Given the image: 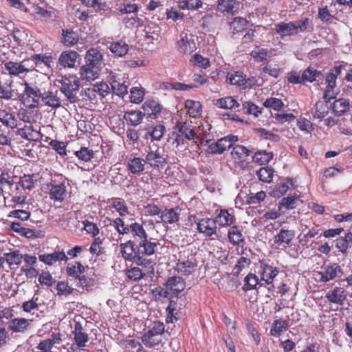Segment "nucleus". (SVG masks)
I'll return each mask as SVG.
<instances>
[{
  "label": "nucleus",
  "instance_id": "obj_29",
  "mask_svg": "<svg viewBox=\"0 0 352 352\" xmlns=\"http://www.w3.org/2000/svg\"><path fill=\"white\" fill-rule=\"evenodd\" d=\"M145 160L140 157H130L127 160V170L133 175H140L143 173L145 170Z\"/></svg>",
  "mask_w": 352,
  "mask_h": 352
},
{
  "label": "nucleus",
  "instance_id": "obj_56",
  "mask_svg": "<svg viewBox=\"0 0 352 352\" xmlns=\"http://www.w3.org/2000/svg\"><path fill=\"white\" fill-rule=\"evenodd\" d=\"M288 327L289 324L286 320H276L272 323L270 334L273 336H279L283 331L287 329Z\"/></svg>",
  "mask_w": 352,
  "mask_h": 352
},
{
  "label": "nucleus",
  "instance_id": "obj_19",
  "mask_svg": "<svg viewBox=\"0 0 352 352\" xmlns=\"http://www.w3.org/2000/svg\"><path fill=\"white\" fill-rule=\"evenodd\" d=\"M144 160L146 164H149L153 168H162L167 164L166 158L160 153L158 148L148 152Z\"/></svg>",
  "mask_w": 352,
  "mask_h": 352
},
{
  "label": "nucleus",
  "instance_id": "obj_3",
  "mask_svg": "<svg viewBox=\"0 0 352 352\" xmlns=\"http://www.w3.org/2000/svg\"><path fill=\"white\" fill-rule=\"evenodd\" d=\"M258 274L260 276L261 281L265 284L270 293L274 292L275 286L274 285V280L279 273V270L277 267L270 263L269 260L262 259L258 261Z\"/></svg>",
  "mask_w": 352,
  "mask_h": 352
},
{
  "label": "nucleus",
  "instance_id": "obj_20",
  "mask_svg": "<svg viewBox=\"0 0 352 352\" xmlns=\"http://www.w3.org/2000/svg\"><path fill=\"white\" fill-rule=\"evenodd\" d=\"M213 104L218 108L232 111H240L241 104L233 96H226L213 101Z\"/></svg>",
  "mask_w": 352,
  "mask_h": 352
},
{
  "label": "nucleus",
  "instance_id": "obj_35",
  "mask_svg": "<svg viewBox=\"0 0 352 352\" xmlns=\"http://www.w3.org/2000/svg\"><path fill=\"white\" fill-rule=\"evenodd\" d=\"M142 108L144 116L146 115L151 119H156L162 110L161 105L153 100H146L143 104Z\"/></svg>",
  "mask_w": 352,
  "mask_h": 352
},
{
  "label": "nucleus",
  "instance_id": "obj_28",
  "mask_svg": "<svg viewBox=\"0 0 352 352\" xmlns=\"http://www.w3.org/2000/svg\"><path fill=\"white\" fill-rule=\"evenodd\" d=\"M168 292L177 295L186 288V282L179 276L169 277L164 284Z\"/></svg>",
  "mask_w": 352,
  "mask_h": 352
},
{
  "label": "nucleus",
  "instance_id": "obj_38",
  "mask_svg": "<svg viewBox=\"0 0 352 352\" xmlns=\"http://www.w3.org/2000/svg\"><path fill=\"white\" fill-rule=\"evenodd\" d=\"M129 232L133 236L132 241H135V243L140 242L141 240L148 236L142 223L138 222H133L129 225Z\"/></svg>",
  "mask_w": 352,
  "mask_h": 352
},
{
  "label": "nucleus",
  "instance_id": "obj_54",
  "mask_svg": "<svg viewBox=\"0 0 352 352\" xmlns=\"http://www.w3.org/2000/svg\"><path fill=\"white\" fill-rule=\"evenodd\" d=\"M5 69L11 76H18L24 72H28L22 63L8 61L5 63Z\"/></svg>",
  "mask_w": 352,
  "mask_h": 352
},
{
  "label": "nucleus",
  "instance_id": "obj_52",
  "mask_svg": "<svg viewBox=\"0 0 352 352\" xmlns=\"http://www.w3.org/2000/svg\"><path fill=\"white\" fill-rule=\"evenodd\" d=\"M247 115H253L258 117L261 114L263 108L257 106L251 101H244L242 102V107L240 108V111Z\"/></svg>",
  "mask_w": 352,
  "mask_h": 352
},
{
  "label": "nucleus",
  "instance_id": "obj_39",
  "mask_svg": "<svg viewBox=\"0 0 352 352\" xmlns=\"http://www.w3.org/2000/svg\"><path fill=\"white\" fill-rule=\"evenodd\" d=\"M302 82H314L317 83L322 82L324 79L322 73L320 71H318L316 69L312 67H309L303 71L302 74Z\"/></svg>",
  "mask_w": 352,
  "mask_h": 352
},
{
  "label": "nucleus",
  "instance_id": "obj_22",
  "mask_svg": "<svg viewBox=\"0 0 352 352\" xmlns=\"http://www.w3.org/2000/svg\"><path fill=\"white\" fill-rule=\"evenodd\" d=\"M49 188V197L54 201L63 202L67 195V189L65 184H52L47 185Z\"/></svg>",
  "mask_w": 352,
  "mask_h": 352
},
{
  "label": "nucleus",
  "instance_id": "obj_26",
  "mask_svg": "<svg viewBox=\"0 0 352 352\" xmlns=\"http://www.w3.org/2000/svg\"><path fill=\"white\" fill-rule=\"evenodd\" d=\"M181 208L176 206L172 208H165L161 212L160 216L162 222L164 224H173L177 223L179 220Z\"/></svg>",
  "mask_w": 352,
  "mask_h": 352
},
{
  "label": "nucleus",
  "instance_id": "obj_17",
  "mask_svg": "<svg viewBox=\"0 0 352 352\" xmlns=\"http://www.w3.org/2000/svg\"><path fill=\"white\" fill-rule=\"evenodd\" d=\"M347 292L342 287H335L333 289L329 290L325 298L332 304L342 306L346 300Z\"/></svg>",
  "mask_w": 352,
  "mask_h": 352
},
{
  "label": "nucleus",
  "instance_id": "obj_33",
  "mask_svg": "<svg viewBox=\"0 0 352 352\" xmlns=\"http://www.w3.org/2000/svg\"><path fill=\"white\" fill-rule=\"evenodd\" d=\"M279 23L276 26L277 32L281 36H289L298 32V30H302V28H306V23Z\"/></svg>",
  "mask_w": 352,
  "mask_h": 352
},
{
  "label": "nucleus",
  "instance_id": "obj_57",
  "mask_svg": "<svg viewBox=\"0 0 352 352\" xmlns=\"http://www.w3.org/2000/svg\"><path fill=\"white\" fill-rule=\"evenodd\" d=\"M325 100L324 101L319 100L315 104L313 116L316 118H323L329 112L328 104Z\"/></svg>",
  "mask_w": 352,
  "mask_h": 352
},
{
  "label": "nucleus",
  "instance_id": "obj_16",
  "mask_svg": "<svg viewBox=\"0 0 352 352\" xmlns=\"http://www.w3.org/2000/svg\"><path fill=\"white\" fill-rule=\"evenodd\" d=\"M120 252L126 261H131L138 265V256L136 249V243L132 239L120 243Z\"/></svg>",
  "mask_w": 352,
  "mask_h": 352
},
{
  "label": "nucleus",
  "instance_id": "obj_47",
  "mask_svg": "<svg viewBox=\"0 0 352 352\" xmlns=\"http://www.w3.org/2000/svg\"><path fill=\"white\" fill-rule=\"evenodd\" d=\"M336 247L344 254H347L348 249L352 246V232H349L345 236L339 237L336 241Z\"/></svg>",
  "mask_w": 352,
  "mask_h": 352
},
{
  "label": "nucleus",
  "instance_id": "obj_12",
  "mask_svg": "<svg viewBox=\"0 0 352 352\" xmlns=\"http://www.w3.org/2000/svg\"><path fill=\"white\" fill-rule=\"evenodd\" d=\"M318 274L320 275V280L327 283L337 277H341L343 274V271L341 267L336 263L329 264L324 263L321 267Z\"/></svg>",
  "mask_w": 352,
  "mask_h": 352
},
{
  "label": "nucleus",
  "instance_id": "obj_41",
  "mask_svg": "<svg viewBox=\"0 0 352 352\" xmlns=\"http://www.w3.org/2000/svg\"><path fill=\"white\" fill-rule=\"evenodd\" d=\"M265 287V284L263 281H261V278L252 273H249L244 278V285L243 289L244 291H250L253 289H258L259 287Z\"/></svg>",
  "mask_w": 352,
  "mask_h": 352
},
{
  "label": "nucleus",
  "instance_id": "obj_1",
  "mask_svg": "<svg viewBox=\"0 0 352 352\" xmlns=\"http://www.w3.org/2000/svg\"><path fill=\"white\" fill-rule=\"evenodd\" d=\"M160 245L156 239L146 238L136 243V249L138 256V266L150 270L151 274L154 273V265L155 263L153 259L148 258V256L153 255Z\"/></svg>",
  "mask_w": 352,
  "mask_h": 352
},
{
  "label": "nucleus",
  "instance_id": "obj_60",
  "mask_svg": "<svg viewBox=\"0 0 352 352\" xmlns=\"http://www.w3.org/2000/svg\"><path fill=\"white\" fill-rule=\"evenodd\" d=\"M271 51H269L266 48H261L258 46L256 47V50H253L250 53V56L256 62L265 61L268 57L271 56Z\"/></svg>",
  "mask_w": 352,
  "mask_h": 352
},
{
  "label": "nucleus",
  "instance_id": "obj_13",
  "mask_svg": "<svg viewBox=\"0 0 352 352\" xmlns=\"http://www.w3.org/2000/svg\"><path fill=\"white\" fill-rule=\"evenodd\" d=\"M197 265L196 260L192 255L190 258L189 256L182 258L180 255L175 269L182 276H189L195 271Z\"/></svg>",
  "mask_w": 352,
  "mask_h": 352
},
{
  "label": "nucleus",
  "instance_id": "obj_23",
  "mask_svg": "<svg viewBox=\"0 0 352 352\" xmlns=\"http://www.w3.org/2000/svg\"><path fill=\"white\" fill-rule=\"evenodd\" d=\"M303 203L300 195L296 193L289 194L287 197H283L278 204V209L280 210L284 209L289 210L296 209Z\"/></svg>",
  "mask_w": 352,
  "mask_h": 352
},
{
  "label": "nucleus",
  "instance_id": "obj_55",
  "mask_svg": "<svg viewBox=\"0 0 352 352\" xmlns=\"http://www.w3.org/2000/svg\"><path fill=\"white\" fill-rule=\"evenodd\" d=\"M272 152L267 151H258L252 157V161L259 165H265L268 164L273 158Z\"/></svg>",
  "mask_w": 352,
  "mask_h": 352
},
{
  "label": "nucleus",
  "instance_id": "obj_6",
  "mask_svg": "<svg viewBox=\"0 0 352 352\" xmlns=\"http://www.w3.org/2000/svg\"><path fill=\"white\" fill-rule=\"evenodd\" d=\"M189 220L192 219L197 224V230L199 233L201 234L204 237L208 238L210 240H214L219 237L217 233V226L214 219L205 217L201 218L196 221V216L190 215L188 217Z\"/></svg>",
  "mask_w": 352,
  "mask_h": 352
},
{
  "label": "nucleus",
  "instance_id": "obj_64",
  "mask_svg": "<svg viewBox=\"0 0 352 352\" xmlns=\"http://www.w3.org/2000/svg\"><path fill=\"white\" fill-rule=\"evenodd\" d=\"M36 182V177L32 175H23L19 179V185L24 190H31Z\"/></svg>",
  "mask_w": 352,
  "mask_h": 352
},
{
  "label": "nucleus",
  "instance_id": "obj_27",
  "mask_svg": "<svg viewBox=\"0 0 352 352\" xmlns=\"http://www.w3.org/2000/svg\"><path fill=\"white\" fill-rule=\"evenodd\" d=\"M110 87L107 82H100L94 85L93 87L88 88L85 91V94L90 100H93L96 97V94L104 98L110 94Z\"/></svg>",
  "mask_w": 352,
  "mask_h": 352
},
{
  "label": "nucleus",
  "instance_id": "obj_51",
  "mask_svg": "<svg viewBox=\"0 0 352 352\" xmlns=\"http://www.w3.org/2000/svg\"><path fill=\"white\" fill-rule=\"evenodd\" d=\"M113 226L118 232L117 243L122 240V236L129 232V225H125L124 220L120 217H117L113 221Z\"/></svg>",
  "mask_w": 352,
  "mask_h": 352
},
{
  "label": "nucleus",
  "instance_id": "obj_48",
  "mask_svg": "<svg viewBox=\"0 0 352 352\" xmlns=\"http://www.w3.org/2000/svg\"><path fill=\"white\" fill-rule=\"evenodd\" d=\"M109 203L111 204V207L114 208L120 217H126L129 214V209L124 200L120 197H112L109 199Z\"/></svg>",
  "mask_w": 352,
  "mask_h": 352
},
{
  "label": "nucleus",
  "instance_id": "obj_36",
  "mask_svg": "<svg viewBox=\"0 0 352 352\" xmlns=\"http://www.w3.org/2000/svg\"><path fill=\"white\" fill-rule=\"evenodd\" d=\"M73 333L76 346L78 348L86 346V344L89 341V336L79 322H76Z\"/></svg>",
  "mask_w": 352,
  "mask_h": 352
},
{
  "label": "nucleus",
  "instance_id": "obj_25",
  "mask_svg": "<svg viewBox=\"0 0 352 352\" xmlns=\"http://www.w3.org/2000/svg\"><path fill=\"white\" fill-rule=\"evenodd\" d=\"M120 74H111L109 80L113 92L121 97H124L128 93V85L126 81H122Z\"/></svg>",
  "mask_w": 352,
  "mask_h": 352
},
{
  "label": "nucleus",
  "instance_id": "obj_2",
  "mask_svg": "<svg viewBox=\"0 0 352 352\" xmlns=\"http://www.w3.org/2000/svg\"><path fill=\"white\" fill-rule=\"evenodd\" d=\"M57 82L60 84V91L65 97V101H63L64 105L68 106L69 104L75 103L77 101V92L79 90L80 84L79 78L75 76L69 74L63 76Z\"/></svg>",
  "mask_w": 352,
  "mask_h": 352
},
{
  "label": "nucleus",
  "instance_id": "obj_40",
  "mask_svg": "<svg viewBox=\"0 0 352 352\" xmlns=\"http://www.w3.org/2000/svg\"><path fill=\"white\" fill-rule=\"evenodd\" d=\"M214 220L220 227H229L235 221L236 218L228 210L221 209Z\"/></svg>",
  "mask_w": 352,
  "mask_h": 352
},
{
  "label": "nucleus",
  "instance_id": "obj_11",
  "mask_svg": "<svg viewBox=\"0 0 352 352\" xmlns=\"http://www.w3.org/2000/svg\"><path fill=\"white\" fill-rule=\"evenodd\" d=\"M256 80L254 78H246L245 75L241 72H228L226 75V82L243 89L252 87L256 84Z\"/></svg>",
  "mask_w": 352,
  "mask_h": 352
},
{
  "label": "nucleus",
  "instance_id": "obj_5",
  "mask_svg": "<svg viewBox=\"0 0 352 352\" xmlns=\"http://www.w3.org/2000/svg\"><path fill=\"white\" fill-rule=\"evenodd\" d=\"M165 331L162 322L154 321L149 329L142 337V342L146 347H153L162 342V336Z\"/></svg>",
  "mask_w": 352,
  "mask_h": 352
},
{
  "label": "nucleus",
  "instance_id": "obj_30",
  "mask_svg": "<svg viewBox=\"0 0 352 352\" xmlns=\"http://www.w3.org/2000/svg\"><path fill=\"white\" fill-rule=\"evenodd\" d=\"M101 68L85 63L80 68V75L82 80L92 81L98 78Z\"/></svg>",
  "mask_w": 352,
  "mask_h": 352
},
{
  "label": "nucleus",
  "instance_id": "obj_46",
  "mask_svg": "<svg viewBox=\"0 0 352 352\" xmlns=\"http://www.w3.org/2000/svg\"><path fill=\"white\" fill-rule=\"evenodd\" d=\"M123 118L126 120L127 124L137 126L142 122L144 114L139 110H131L126 111Z\"/></svg>",
  "mask_w": 352,
  "mask_h": 352
},
{
  "label": "nucleus",
  "instance_id": "obj_58",
  "mask_svg": "<svg viewBox=\"0 0 352 352\" xmlns=\"http://www.w3.org/2000/svg\"><path fill=\"white\" fill-rule=\"evenodd\" d=\"M274 169L269 166L262 167L256 171L258 179L264 183H270L274 177Z\"/></svg>",
  "mask_w": 352,
  "mask_h": 352
},
{
  "label": "nucleus",
  "instance_id": "obj_32",
  "mask_svg": "<svg viewBox=\"0 0 352 352\" xmlns=\"http://www.w3.org/2000/svg\"><path fill=\"white\" fill-rule=\"evenodd\" d=\"M40 261L46 265H52L56 261H67L69 258L63 250L55 251L52 254H44L38 256Z\"/></svg>",
  "mask_w": 352,
  "mask_h": 352
},
{
  "label": "nucleus",
  "instance_id": "obj_61",
  "mask_svg": "<svg viewBox=\"0 0 352 352\" xmlns=\"http://www.w3.org/2000/svg\"><path fill=\"white\" fill-rule=\"evenodd\" d=\"M289 184L294 185L292 179H287L286 182L280 183L276 185L271 192V195L274 197H280L283 196L289 190Z\"/></svg>",
  "mask_w": 352,
  "mask_h": 352
},
{
  "label": "nucleus",
  "instance_id": "obj_8",
  "mask_svg": "<svg viewBox=\"0 0 352 352\" xmlns=\"http://www.w3.org/2000/svg\"><path fill=\"white\" fill-rule=\"evenodd\" d=\"M231 148L230 155L235 164L242 170L248 168L250 164L248 157L251 151L245 146L239 144H234Z\"/></svg>",
  "mask_w": 352,
  "mask_h": 352
},
{
  "label": "nucleus",
  "instance_id": "obj_31",
  "mask_svg": "<svg viewBox=\"0 0 352 352\" xmlns=\"http://www.w3.org/2000/svg\"><path fill=\"white\" fill-rule=\"evenodd\" d=\"M79 54L74 50L63 52L59 58L58 63L64 68H74Z\"/></svg>",
  "mask_w": 352,
  "mask_h": 352
},
{
  "label": "nucleus",
  "instance_id": "obj_50",
  "mask_svg": "<svg viewBox=\"0 0 352 352\" xmlns=\"http://www.w3.org/2000/svg\"><path fill=\"white\" fill-rule=\"evenodd\" d=\"M23 255L19 250H13L6 253V260L10 269L18 267L22 262Z\"/></svg>",
  "mask_w": 352,
  "mask_h": 352
},
{
  "label": "nucleus",
  "instance_id": "obj_43",
  "mask_svg": "<svg viewBox=\"0 0 352 352\" xmlns=\"http://www.w3.org/2000/svg\"><path fill=\"white\" fill-rule=\"evenodd\" d=\"M184 107L190 117L196 118L201 114V104L199 101L188 99L185 101Z\"/></svg>",
  "mask_w": 352,
  "mask_h": 352
},
{
  "label": "nucleus",
  "instance_id": "obj_44",
  "mask_svg": "<svg viewBox=\"0 0 352 352\" xmlns=\"http://www.w3.org/2000/svg\"><path fill=\"white\" fill-rule=\"evenodd\" d=\"M179 136L184 137L188 140H193L196 137V133L192 126L186 122H178L176 124Z\"/></svg>",
  "mask_w": 352,
  "mask_h": 352
},
{
  "label": "nucleus",
  "instance_id": "obj_18",
  "mask_svg": "<svg viewBox=\"0 0 352 352\" xmlns=\"http://www.w3.org/2000/svg\"><path fill=\"white\" fill-rule=\"evenodd\" d=\"M294 235V230L281 228L274 237V244L277 245L278 248H286L291 243Z\"/></svg>",
  "mask_w": 352,
  "mask_h": 352
},
{
  "label": "nucleus",
  "instance_id": "obj_15",
  "mask_svg": "<svg viewBox=\"0 0 352 352\" xmlns=\"http://www.w3.org/2000/svg\"><path fill=\"white\" fill-rule=\"evenodd\" d=\"M177 44L179 52L185 54H190L197 49L194 36L186 32L181 33L180 39Z\"/></svg>",
  "mask_w": 352,
  "mask_h": 352
},
{
  "label": "nucleus",
  "instance_id": "obj_7",
  "mask_svg": "<svg viewBox=\"0 0 352 352\" xmlns=\"http://www.w3.org/2000/svg\"><path fill=\"white\" fill-rule=\"evenodd\" d=\"M342 67V65L334 66L330 69L325 77V83L327 86L324 91L323 98L327 102H330L331 99L336 98L337 94L335 91L336 87V80L338 76L341 74Z\"/></svg>",
  "mask_w": 352,
  "mask_h": 352
},
{
  "label": "nucleus",
  "instance_id": "obj_14",
  "mask_svg": "<svg viewBox=\"0 0 352 352\" xmlns=\"http://www.w3.org/2000/svg\"><path fill=\"white\" fill-rule=\"evenodd\" d=\"M32 322V319L16 317L10 322L8 329L12 333L24 334L31 330Z\"/></svg>",
  "mask_w": 352,
  "mask_h": 352
},
{
  "label": "nucleus",
  "instance_id": "obj_62",
  "mask_svg": "<svg viewBox=\"0 0 352 352\" xmlns=\"http://www.w3.org/2000/svg\"><path fill=\"white\" fill-rule=\"evenodd\" d=\"M30 59L35 63L36 65L43 63L48 68L52 67V65L54 63V58L52 56L47 54H34L31 56Z\"/></svg>",
  "mask_w": 352,
  "mask_h": 352
},
{
  "label": "nucleus",
  "instance_id": "obj_4",
  "mask_svg": "<svg viewBox=\"0 0 352 352\" xmlns=\"http://www.w3.org/2000/svg\"><path fill=\"white\" fill-rule=\"evenodd\" d=\"M24 91L19 96V100L28 109L37 108L42 101L43 93L36 86L25 82Z\"/></svg>",
  "mask_w": 352,
  "mask_h": 352
},
{
  "label": "nucleus",
  "instance_id": "obj_37",
  "mask_svg": "<svg viewBox=\"0 0 352 352\" xmlns=\"http://www.w3.org/2000/svg\"><path fill=\"white\" fill-rule=\"evenodd\" d=\"M85 60L86 63L101 68L103 56L99 50L91 47L86 52Z\"/></svg>",
  "mask_w": 352,
  "mask_h": 352
},
{
  "label": "nucleus",
  "instance_id": "obj_45",
  "mask_svg": "<svg viewBox=\"0 0 352 352\" xmlns=\"http://www.w3.org/2000/svg\"><path fill=\"white\" fill-rule=\"evenodd\" d=\"M0 122L3 126L12 129L17 128V119L14 113L6 109H0Z\"/></svg>",
  "mask_w": 352,
  "mask_h": 352
},
{
  "label": "nucleus",
  "instance_id": "obj_63",
  "mask_svg": "<svg viewBox=\"0 0 352 352\" xmlns=\"http://www.w3.org/2000/svg\"><path fill=\"white\" fill-rule=\"evenodd\" d=\"M125 274L129 280L135 282L140 280L146 275V274L138 267H133L130 269L126 270Z\"/></svg>",
  "mask_w": 352,
  "mask_h": 352
},
{
  "label": "nucleus",
  "instance_id": "obj_59",
  "mask_svg": "<svg viewBox=\"0 0 352 352\" xmlns=\"http://www.w3.org/2000/svg\"><path fill=\"white\" fill-rule=\"evenodd\" d=\"M62 35V42L68 47L73 46L77 43L79 39L78 35L73 30H63Z\"/></svg>",
  "mask_w": 352,
  "mask_h": 352
},
{
  "label": "nucleus",
  "instance_id": "obj_24",
  "mask_svg": "<svg viewBox=\"0 0 352 352\" xmlns=\"http://www.w3.org/2000/svg\"><path fill=\"white\" fill-rule=\"evenodd\" d=\"M227 235L228 241L234 246H240L245 242V236L243 234V228L241 226H230Z\"/></svg>",
  "mask_w": 352,
  "mask_h": 352
},
{
  "label": "nucleus",
  "instance_id": "obj_34",
  "mask_svg": "<svg viewBox=\"0 0 352 352\" xmlns=\"http://www.w3.org/2000/svg\"><path fill=\"white\" fill-rule=\"evenodd\" d=\"M138 28H144V36L148 42L153 43V41L158 39L160 28L157 23H140Z\"/></svg>",
  "mask_w": 352,
  "mask_h": 352
},
{
  "label": "nucleus",
  "instance_id": "obj_9",
  "mask_svg": "<svg viewBox=\"0 0 352 352\" xmlns=\"http://www.w3.org/2000/svg\"><path fill=\"white\" fill-rule=\"evenodd\" d=\"M238 140V137L234 135L225 136L220 138L216 142L210 144L208 146L207 152L212 155L221 154L226 149L230 148Z\"/></svg>",
  "mask_w": 352,
  "mask_h": 352
},
{
  "label": "nucleus",
  "instance_id": "obj_53",
  "mask_svg": "<svg viewBox=\"0 0 352 352\" xmlns=\"http://www.w3.org/2000/svg\"><path fill=\"white\" fill-rule=\"evenodd\" d=\"M239 3L236 0H219L218 9L221 12L234 14L239 8Z\"/></svg>",
  "mask_w": 352,
  "mask_h": 352
},
{
  "label": "nucleus",
  "instance_id": "obj_49",
  "mask_svg": "<svg viewBox=\"0 0 352 352\" xmlns=\"http://www.w3.org/2000/svg\"><path fill=\"white\" fill-rule=\"evenodd\" d=\"M331 109L336 116L343 115L349 110V100L343 98L336 100L331 104Z\"/></svg>",
  "mask_w": 352,
  "mask_h": 352
},
{
  "label": "nucleus",
  "instance_id": "obj_42",
  "mask_svg": "<svg viewBox=\"0 0 352 352\" xmlns=\"http://www.w3.org/2000/svg\"><path fill=\"white\" fill-rule=\"evenodd\" d=\"M109 48L111 52L118 57L125 56L129 50V45L123 40L111 42Z\"/></svg>",
  "mask_w": 352,
  "mask_h": 352
},
{
  "label": "nucleus",
  "instance_id": "obj_10",
  "mask_svg": "<svg viewBox=\"0 0 352 352\" xmlns=\"http://www.w3.org/2000/svg\"><path fill=\"white\" fill-rule=\"evenodd\" d=\"M85 267L80 262L74 261L67 264L66 273L68 276L78 280L79 284L84 287L88 284L87 278L83 274Z\"/></svg>",
  "mask_w": 352,
  "mask_h": 352
},
{
  "label": "nucleus",
  "instance_id": "obj_21",
  "mask_svg": "<svg viewBox=\"0 0 352 352\" xmlns=\"http://www.w3.org/2000/svg\"><path fill=\"white\" fill-rule=\"evenodd\" d=\"M65 102V100H64ZM42 102L45 106L53 109L64 107L63 100L58 96V91H47L43 93Z\"/></svg>",
  "mask_w": 352,
  "mask_h": 352
}]
</instances>
